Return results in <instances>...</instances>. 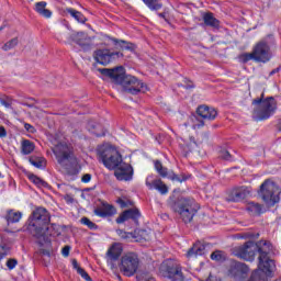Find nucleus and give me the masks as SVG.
Returning <instances> with one entry per match:
<instances>
[{
  "mask_svg": "<svg viewBox=\"0 0 281 281\" xmlns=\"http://www.w3.org/2000/svg\"><path fill=\"white\" fill-rule=\"evenodd\" d=\"M72 267L77 269V272H78V269H80V267L78 266V261L76 260H72Z\"/></svg>",
  "mask_w": 281,
  "mask_h": 281,
  "instance_id": "09e8293b",
  "label": "nucleus"
},
{
  "mask_svg": "<svg viewBox=\"0 0 281 281\" xmlns=\"http://www.w3.org/2000/svg\"><path fill=\"white\" fill-rule=\"evenodd\" d=\"M160 271H162V276H165V278H168L171 281H184L183 272H181V269L179 268L162 263Z\"/></svg>",
  "mask_w": 281,
  "mask_h": 281,
  "instance_id": "ddd939ff",
  "label": "nucleus"
},
{
  "mask_svg": "<svg viewBox=\"0 0 281 281\" xmlns=\"http://www.w3.org/2000/svg\"><path fill=\"white\" fill-rule=\"evenodd\" d=\"M116 203L120 204V207H131V205H133V202H131V200L123 198H119L116 200Z\"/></svg>",
  "mask_w": 281,
  "mask_h": 281,
  "instance_id": "f704fd0d",
  "label": "nucleus"
},
{
  "mask_svg": "<svg viewBox=\"0 0 281 281\" xmlns=\"http://www.w3.org/2000/svg\"><path fill=\"white\" fill-rule=\"evenodd\" d=\"M205 251V245L201 241H198L189 249L187 252V258H196V256H203Z\"/></svg>",
  "mask_w": 281,
  "mask_h": 281,
  "instance_id": "4be33fe9",
  "label": "nucleus"
},
{
  "mask_svg": "<svg viewBox=\"0 0 281 281\" xmlns=\"http://www.w3.org/2000/svg\"><path fill=\"white\" fill-rule=\"evenodd\" d=\"M252 117L257 122H261L262 120H269L276 110L278 109V102L273 97H269L265 99V93L261 94V98L255 99L252 101Z\"/></svg>",
  "mask_w": 281,
  "mask_h": 281,
  "instance_id": "20e7f679",
  "label": "nucleus"
},
{
  "mask_svg": "<svg viewBox=\"0 0 281 281\" xmlns=\"http://www.w3.org/2000/svg\"><path fill=\"white\" fill-rule=\"evenodd\" d=\"M29 179H30V181L35 183V186H45V182L41 178H38L34 175L30 176Z\"/></svg>",
  "mask_w": 281,
  "mask_h": 281,
  "instance_id": "c9c22d12",
  "label": "nucleus"
},
{
  "mask_svg": "<svg viewBox=\"0 0 281 281\" xmlns=\"http://www.w3.org/2000/svg\"><path fill=\"white\" fill-rule=\"evenodd\" d=\"M0 104H2V106H9L8 102H5L4 100H0Z\"/></svg>",
  "mask_w": 281,
  "mask_h": 281,
  "instance_id": "864d4df0",
  "label": "nucleus"
},
{
  "mask_svg": "<svg viewBox=\"0 0 281 281\" xmlns=\"http://www.w3.org/2000/svg\"><path fill=\"white\" fill-rule=\"evenodd\" d=\"M211 260H221V254L220 252H213L211 255Z\"/></svg>",
  "mask_w": 281,
  "mask_h": 281,
  "instance_id": "a18cd8bd",
  "label": "nucleus"
},
{
  "mask_svg": "<svg viewBox=\"0 0 281 281\" xmlns=\"http://www.w3.org/2000/svg\"><path fill=\"white\" fill-rule=\"evenodd\" d=\"M53 145L52 151L56 157L57 164H59L61 168L69 170L71 166L78 164V158H76L74 145H71V143L55 140Z\"/></svg>",
  "mask_w": 281,
  "mask_h": 281,
  "instance_id": "7ed1b4c3",
  "label": "nucleus"
},
{
  "mask_svg": "<svg viewBox=\"0 0 281 281\" xmlns=\"http://www.w3.org/2000/svg\"><path fill=\"white\" fill-rule=\"evenodd\" d=\"M142 214L139 213V210L137 209H130L125 212H123L117 218L116 223L120 225L122 223H125V221L132 220V221H137Z\"/></svg>",
  "mask_w": 281,
  "mask_h": 281,
  "instance_id": "6ab92c4d",
  "label": "nucleus"
},
{
  "mask_svg": "<svg viewBox=\"0 0 281 281\" xmlns=\"http://www.w3.org/2000/svg\"><path fill=\"white\" fill-rule=\"evenodd\" d=\"M120 43H126L125 41H120Z\"/></svg>",
  "mask_w": 281,
  "mask_h": 281,
  "instance_id": "680f3d73",
  "label": "nucleus"
},
{
  "mask_svg": "<svg viewBox=\"0 0 281 281\" xmlns=\"http://www.w3.org/2000/svg\"><path fill=\"white\" fill-rule=\"evenodd\" d=\"M116 212L117 211L115 210V206L105 202H101V204L94 209L95 216H99L100 218L113 216L114 214H116Z\"/></svg>",
  "mask_w": 281,
  "mask_h": 281,
  "instance_id": "dca6fc26",
  "label": "nucleus"
},
{
  "mask_svg": "<svg viewBox=\"0 0 281 281\" xmlns=\"http://www.w3.org/2000/svg\"><path fill=\"white\" fill-rule=\"evenodd\" d=\"M70 41L83 49H87L91 45V37L85 32H74L70 35Z\"/></svg>",
  "mask_w": 281,
  "mask_h": 281,
  "instance_id": "2eb2a0df",
  "label": "nucleus"
},
{
  "mask_svg": "<svg viewBox=\"0 0 281 281\" xmlns=\"http://www.w3.org/2000/svg\"><path fill=\"white\" fill-rule=\"evenodd\" d=\"M29 161L31 164V166H34V168H45V159L43 157H38V156H31L29 158Z\"/></svg>",
  "mask_w": 281,
  "mask_h": 281,
  "instance_id": "cd10ccee",
  "label": "nucleus"
},
{
  "mask_svg": "<svg viewBox=\"0 0 281 281\" xmlns=\"http://www.w3.org/2000/svg\"><path fill=\"white\" fill-rule=\"evenodd\" d=\"M35 12L44 19H52V11L47 9V2L41 1L35 4Z\"/></svg>",
  "mask_w": 281,
  "mask_h": 281,
  "instance_id": "5701e85b",
  "label": "nucleus"
},
{
  "mask_svg": "<svg viewBox=\"0 0 281 281\" xmlns=\"http://www.w3.org/2000/svg\"><path fill=\"white\" fill-rule=\"evenodd\" d=\"M190 145H191V146H196V142L191 140Z\"/></svg>",
  "mask_w": 281,
  "mask_h": 281,
  "instance_id": "13d9d810",
  "label": "nucleus"
},
{
  "mask_svg": "<svg viewBox=\"0 0 281 281\" xmlns=\"http://www.w3.org/2000/svg\"><path fill=\"white\" fill-rule=\"evenodd\" d=\"M249 60H256L254 50L251 53H244L239 55V63H249Z\"/></svg>",
  "mask_w": 281,
  "mask_h": 281,
  "instance_id": "2f4dec72",
  "label": "nucleus"
},
{
  "mask_svg": "<svg viewBox=\"0 0 281 281\" xmlns=\"http://www.w3.org/2000/svg\"><path fill=\"white\" fill-rule=\"evenodd\" d=\"M241 238H254V234H246L245 236H241Z\"/></svg>",
  "mask_w": 281,
  "mask_h": 281,
  "instance_id": "3c124183",
  "label": "nucleus"
},
{
  "mask_svg": "<svg viewBox=\"0 0 281 281\" xmlns=\"http://www.w3.org/2000/svg\"><path fill=\"white\" fill-rule=\"evenodd\" d=\"M23 218V213L15 210H8L4 215V220L7 221L8 225H12L14 223H19Z\"/></svg>",
  "mask_w": 281,
  "mask_h": 281,
  "instance_id": "412c9836",
  "label": "nucleus"
},
{
  "mask_svg": "<svg viewBox=\"0 0 281 281\" xmlns=\"http://www.w3.org/2000/svg\"><path fill=\"white\" fill-rule=\"evenodd\" d=\"M278 71H280V68H277V69L272 70V71L270 72V76H273L274 74H278Z\"/></svg>",
  "mask_w": 281,
  "mask_h": 281,
  "instance_id": "603ef678",
  "label": "nucleus"
},
{
  "mask_svg": "<svg viewBox=\"0 0 281 281\" xmlns=\"http://www.w3.org/2000/svg\"><path fill=\"white\" fill-rule=\"evenodd\" d=\"M34 143L29 139L22 142V154L23 155H32L34 153Z\"/></svg>",
  "mask_w": 281,
  "mask_h": 281,
  "instance_id": "c85d7f7f",
  "label": "nucleus"
},
{
  "mask_svg": "<svg viewBox=\"0 0 281 281\" xmlns=\"http://www.w3.org/2000/svg\"><path fill=\"white\" fill-rule=\"evenodd\" d=\"M24 128H25V131H27V133H35L36 132L34 126H32L30 123H25Z\"/></svg>",
  "mask_w": 281,
  "mask_h": 281,
  "instance_id": "79ce46f5",
  "label": "nucleus"
},
{
  "mask_svg": "<svg viewBox=\"0 0 281 281\" xmlns=\"http://www.w3.org/2000/svg\"><path fill=\"white\" fill-rule=\"evenodd\" d=\"M70 250H71V247H69V246H65V247L63 248L61 254H63L64 258L69 257V251H70Z\"/></svg>",
  "mask_w": 281,
  "mask_h": 281,
  "instance_id": "37998d69",
  "label": "nucleus"
},
{
  "mask_svg": "<svg viewBox=\"0 0 281 281\" xmlns=\"http://www.w3.org/2000/svg\"><path fill=\"white\" fill-rule=\"evenodd\" d=\"M102 76H108L111 78L115 85L122 86L123 90L126 93H131L132 95H137V93H146L148 91V87L144 81L137 79V77L126 75V70L124 67L119 66L114 69L103 68L100 70Z\"/></svg>",
  "mask_w": 281,
  "mask_h": 281,
  "instance_id": "f257e3e1",
  "label": "nucleus"
},
{
  "mask_svg": "<svg viewBox=\"0 0 281 281\" xmlns=\"http://www.w3.org/2000/svg\"><path fill=\"white\" fill-rule=\"evenodd\" d=\"M120 234H123V235H121V236H122V238H128V235H127L126 233H124V232L120 231Z\"/></svg>",
  "mask_w": 281,
  "mask_h": 281,
  "instance_id": "5fc2aeb1",
  "label": "nucleus"
},
{
  "mask_svg": "<svg viewBox=\"0 0 281 281\" xmlns=\"http://www.w3.org/2000/svg\"><path fill=\"white\" fill-rule=\"evenodd\" d=\"M149 10H161V4L157 0H143Z\"/></svg>",
  "mask_w": 281,
  "mask_h": 281,
  "instance_id": "473e14b6",
  "label": "nucleus"
},
{
  "mask_svg": "<svg viewBox=\"0 0 281 281\" xmlns=\"http://www.w3.org/2000/svg\"><path fill=\"white\" fill-rule=\"evenodd\" d=\"M252 53L255 54V63H269V60L273 58L271 47L269 46L267 40H261L258 42L255 45Z\"/></svg>",
  "mask_w": 281,
  "mask_h": 281,
  "instance_id": "1a4fd4ad",
  "label": "nucleus"
},
{
  "mask_svg": "<svg viewBox=\"0 0 281 281\" xmlns=\"http://www.w3.org/2000/svg\"><path fill=\"white\" fill-rule=\"evenodd\" d=\"M155 170L158 172V175H160V177L164 178H168L171 181H179L180 183H182V181H188V177L184 178H179V176H177V173L170 172L168 173V169L166 167H164V165H161V161L156 160L155 161Z\"/></svg>",
  "mask_w": 281,
  "mask_h": 281,
  "instance_id": "4468645a",
  "label": "nucleus"
},
{
  "mask_svg": "<svg viewBox=\"0 0 281 281\" xmlns=\"http://www.w3.org/2000/svg\"><path fill=\"white\" fill-rule=\"evenodd\" d=\"M203 21L205 25H210L211 27H218V20H216L212 13H204Z\"/></svg>",
  "mask_w": 281,
  "mask_h": 281,
  "instance_id": "bb28decb",
  "label": "nucleus"
},
{
  "mask_svg": "<svg viewBox=\"0 0 281 281\" xmlns=\"http://www.w3.org/2000/svg\"><path fill=\"white\" fill-rule=\"evenodd\" d=\"M186 89H192L194 88V85L192 83V81H190L187 86H184Z\"/></svg>",
  "mask_w": 281,
  "mask_h": 281,
  "instance_id": "8fccbe9b",
  "label": "nucleus"
},
{
  "mask_svg": "<svg viewBox=\"0 0 281 281\" xmlns=\"http://www.w3.org/2000/svg\"><path fill=\"white\" fill-rule=\"evenodd\" d=\"M220 157H222V159H225V161H232V154H229V151L225 149L221 151Z\"/></svg>",
  "mask_w": 281,
  "mask_h": 281,
  "instance_id": "e433bc0d",
  "label": "nucleus"
},
{
  "mask_svg": "<svg viewBox=\"0 0 281 281\" xmlns=\"http://www.w3.org/2000/svg\"><path fill=\"white\" fill-rule=\"evenodd\" d=\"M246 210L252 214V216H256L258 214H262V205L256 203V202H249Z\"/></svg>",
  "mask_w": 281,
  "mask_h": 281,
  "instance_id": "a878e982",
  "label": "nucleus"
},
{
  "mask_svg": "<svg viewBox=\"0 0 281 281\" xmlns=\"http://www.w3.org/2000/svg\"><path fill=\"white\" fill-rule=\"evenodd\" d=\"M8 132H5V127L0 126V137H7Z\"/></svg>",
  "mask_w": 281,
  "mask_h": 281,
  "instance_id": "49530a36",
  "label": "nucleus"
},
{
  "mask_svg": "<svg viewBox=\"0 0 281 281\" xmlns=\"http://www.w3.org/2000/svg\"><path fill=\"white\" fill-rule=\"evenodd\" d=\"M140 281H155V278L153 277H143Z\"/></svg>",
  "mask_w": 281,
  "mask_h": 281,
  "instance_id": "de8ad7c7",
  "label": "nucleus"
},
{
  "mask_svg": "<svg viewBox=\"0 0 281 281\" xmlns=\"http://www.w3.org/2000/svg\"><path fill=\"white\" fill-rule=\"evenodd\" d=\"M145 186L148 190H157L160 194H166L168 192V186H166V183L155 175L147 176Z\"/></svg>",
  "mask_w": 281,
  "mask_h": 281,
  "instance_id": "9b49d317",
  "label": "nucleus"
},
{
  "mask_svg": "<svg viewBox=\"0 0 281 281\" xmlns=\"http://www.w3.org/2000/svg\"><path fill=\"white\" fill-rule=\"evenodd\" d=\"M4 27H8V25L7 24H2L1 26H0V32H3V29Z\"/></svg>",
  "mask_w": 281,
  "mask_h": 281,
  "instance_id": "4d7b16f0",
  "label": "nucleus"
},
{
  "mask_svg": "<svg viewBox=\"0 0 281 281\" xmlns=\"http://www.w3.org/2000/svg\"><path fill=\"white\" fill-rule=\"evenodd\" d=\"M249 273V267L246 263L233 261L229 269V274L233 278H240Z\"/></svg>",
  "mask_w": 281,
  "mask_h": 281,
  "instance_id": "a211bd4d",
  "label": "nucleus"
},
{
  "mask_svg": "<svg viewBox=\"0 0 281 281\" xmlns=\"http://www.w3.org/2000/svg\"><path fill=\"white\" fill-rule=\"evenodd\" d=\"M67 12L68 14H70V16H74V19L78 21V23H85L87 21V18H85L82 13L76 11L75 9H67Z\"/></svg>",
  "mask_w": 281,
  "mask_h": 281,
  "instance_id": "c756f323",
  "label": "nucleus"
},
{
  "mask_svg": "<svg viewBox=\"0 0 281 281\" xmlns=\"http://www.w3.org/2000/svg\"><path fill=\"white\" fill-rule=\"evenodd\" d=\"M120 271L126 278H133L139 269V257L136 254L130 252L122 257L120 263Z\"/></svg>",
  "mask_w": 281,
  "mask_h": 281,
  "instance_id": "6e6552de",
  "label": "nucleus"
},
{
  "mask_svg": "<svg viewBox=\"0 0 281 281\" xmlns=\"http://www.w3.org/2000/svg\"><path fill=\"white\" fill-rule=\"evenodd\" d=\"M1 178H3V175H1V172H0V179H1Z\"/></svg>",
  "mask_w": 281,
  "mask_h": 281,
  "instance_id": "052dcab7",
  "label": "nucleus"
},
{
  "mask_svg": "<svg viewBox=\"0 0 281 281\" xmlns=\"http://www.w3.org/2000/svg\"><path fill=\"white\" fill-rule=\"evenodd\" d=\"M81 224L86 225V227H89V229H98V225L95 223L91 222L88 217L81 218Z\"/></svg>",
  "mask_w": 281,
  "mask_h": 281,
  "instance_id": "72a5a7b5",
  "label": "nucleus"
},
{
  "mask_svg": "<svg viewBox=\"0 0 281 281\" xmlns=\"http://www.w3.org/2000/svg\"><path fill=\"white\" fill-rule=\"evenodd\" d=\"M82 183H89V181H91V175L90 173H86L82 176L81 178Z\"/></svg>",
  "mask_w": 281,
  "mask_h": 281,
  "instance_id": "c03bdc74",
  "label": "nucleus"
},
{
  "mask_svg": "<svg viewBox=\"0 0 281 281\" xmlns=\"http://www.w3.org/2000/svg\"><path fill=\"white\" fill-rule=\"evenodd\" d=\"M278 128H279V131H281V120L278 123Z\"/></svg>",
  "mask_w": 281,
  "mask_h": 281,
  "instance_id": "bf43d9fd",
  "label": "nucleus"
},
{
  "mask_svg": "<svg viewBox=\"0 0 281 281\" xmlns=\"http://www.w3.org/2000/svg\"><path fill=\"white\" fill-rule=\"evenodd\" d=\"M249 192H250L249 188L247 187H239V188L233 189V191L227 196V201L238 203L239 201L247 199V195L249 194Z\"/></svg>",
  "mask_w": 281,
  "mask_h": 281,
  "instance_id": "f3484780",
  "label": "nucleus"
},
{
  "mask_svg": "<svg viewBox=\"0 0 281 281\" xmlns=\"http://www.w3.org/2000/svg\"><path fill=\"white\" fill-rule=\"evenodd\" d=\"M16 265H19V261H16V259H9L7 261V267L8 269H10V271H12V269H14Z\"/></svg>",
  "mask_w": 281,
  "mask_h": 281,
  "instance_id": "ea45409f",
  "label": "nucleus"
},
{
  "mask_svg": "<svg viewBox=\"0 0 281 281\" xmlns=\"http://www.w3.org/2000/svg\"><path fill=\"white\" fill-rule=\"evenodd\" d=\"M114 170V177L117 181H131L133 179V167L124 161Z\"/></svg>",
  "mask_w": 281,
  "mask_h": 281,
  "instance_id": "f8f14e48",
  "label": "nucleus"
},
{
  "mask_svg": "<svg viewBox=\"0 0 281 281\" xmlns=\"http://www.w3.org/2000/svg\"><path fill=\"white\" fill-rule=\"evenodd\" d=\"M122 56L119 52H111L109 48L98 49L94 52V60L99 63V65H109L115 60V58H120Z\"/></svg>",
  "mask_w": 281,
  "mask_h": 281,
  "instance_id": "9d476101",
  "label": "nucleus"
},
{
  "mask_svg": "<svg viewBox=\"0 0 281 281\" xmlns=\"http://www.w3.org/2000/svg\"><path fill=\"white\" fill-rule=\"evenodd\" d=\"M158 16H160V19H166V13H159Z\"/></svg>",
  "mask_w": 281,
  "mask_h": 281,
  "instance_id": "6e6d98bb",
  "label": "nucleus"
},
{
  "mask_svg": "<svg viewBox=\"0 0 281 281\" xmlns=\"http://www.w3.org/2000/svg\"><path fill=\"white\" fill-rule=\"evenodd\" d=\"M280 187L271 180H266L259 190V196L266 203L268 207H273L276 203H280Z\"/></svg>",
  "mask_w": 281,
  "mask_h": 281,
  "instance_id": "0eeeda50",
  "label": "nucleus"
},
{
  "mask_svg": "<svg viewBox=\"0 0 281 281\" xmlns=\"http://www.w3.org/2000/svg\"><path fill=\"white\" fill-rule=\"evenodd\" d=\"M196 113L203 120H216V115H218L214 108L207 105H200Z\"/></svg>",
  "mask_w": 281,
  "mask_h": 281,
  "instance_id": "aec40b11",
  "label": "nucleus"
},
{
  "mask_svg": "<svg viewBox=\"0 0 281 281\" xmlns=\"http://www.w3.org/2000/svg\"><path fill=\"white\" fill-rule=\"evenodd\" d=\"M88 130L91 131L97 137H103V135H106V132L102 128V125L93 122L88 123Z\"/></svg>",
  "mask_w": 281,
  "mask_h": 281,
  "instance_id": "393cba45",
  "label": "nucleus"
},
{
  "mask_svg": "<svg viewBox=\"0 0 281 281\" xmlns=\"http://www.w3.org/2000/svg\"><path fill=\"white\" fill-rule=\"evenodd\" d=\"M78 273H79V276H81V278H83V280L91 281V277H89V273H87V271H85V269L78 268Z\"/></svg>",
  "mask_w": 281,
  "mask_h": 281,
  "instance_id": "4c0bfd02",
  "label": "nucleus"
},
{
  "mask_svg": "<svg viewBox=\"0 0 281 281\" xmlns=\"http://www.w3.org/2000/svg\"><path fill=\"white\" fill-rule=\"evenodd\" d=\"M172 209L175 212H177V214H179L183 223H191L196 212H199L196 202L190 198L178 199L173 203Z\"/></svg>",
  "mask_w": 281,
  "mask_h": 281,
  "instance_id": "423d86ee",
  "label": "nucleus"
},
{
  "mask_svg": "<svg viewBox=\"0 0 281 281\" xmlns=\"http://www.w3.org/2000/svg\"><path fill=\"white\" fill-rule=\"evenodd\" d=\"M121 256H122V245L121 244H114L108 250V258H110V260H117Z\"/></svg>",
  "mask_w": 281,
  "mask_h": 281,
  "instance_id": "b1692460",
  "label": "nucleus"
},
{
  "mask_svg": "<svg viewBox=\"0 0 281 281\" xmlns=\"http://www.w3.org/2000/svg\"><path fill=\"white\" fill-rule=\"evenodd\" d=\"M8 256V247L0 245V261Z\"/></svg>",
  "mask_w": 281,
  "mask_h": 281,
  "instance_id": "a19ab883",
  "label": "nucleus"
},
{
  "mask_svg": "<svg viewBox=\"0 0 281 281\" xmlns=\"http://www.w3.org/2000/svg\"><path fill=\"white\" fill-rule=\"evenodd\" d=\"M19 45V38L14 37L10 41H8L3 46H2V52H10V49H14Z\"/></svg>",
  "mask_w": 281,
  "mask_h": 281,
  "instance_id": "7c9ffc66",
  "label": "nucleus"
},
{
  "mask_svg": "<svg viewBox=\"0 0 281 281\" xmlns=\"http://www.w3.org/2000/svg\"><path fill=\"white\" fill-rule=\"evenodd\" d=\"M191 120L193 122V128H201V126L204 124L203 121H199L196 116H192Z\"/></svg>",
  "mask_w": 281,
  "mask_h": 281,
  "instance_id": "58836bf2",
  "label": "nucleus"
},
{
  "mask_svg": "<svg viewBox=\"0 0 281 281\" xmlns=\"http://www.w3.org/2000/svg\"><path fill=\"white\" fill-rule=\"evenodd\" d=\"M49 212L45 210V207H37L33 211L32 221L29 224V232L35 236V238L40 239V245H44L49 240Z\"/></svg>",
  "mask_w": 281,
  "mask_h": 281,
  "instance_id": "f03ea898",
  "label": "nucleus"
},
{
  "mask_svg": "<svg viewBox=\"0 0 281 281\" xmlns=\"http://www.w3.org/2000/svg\"><path fill=\"white\" fill-rule=\"evenodd\" d=\"M97 157L108 170H115L124 161L122 154L111 144H103L97 148Z\"/></svg>",
  "mask_w": 281,
  "mask_h": 281,
  "instance_id": "39448f33",
  "label": "nucleus"
}]
</instances>
